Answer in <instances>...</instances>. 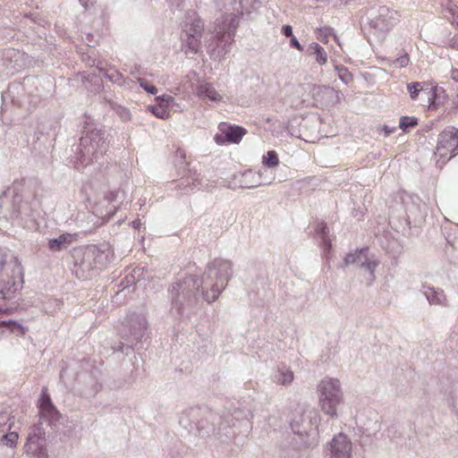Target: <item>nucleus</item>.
<instances>
[{
  "mask_svg": "<svg viewBox=\"0 0 458 458\" xmlns=\"http://www.w3.org/2000/svg\"><path fill=\"white\" fill-rule=\"evenodd\" d=\"M23 276L19 267L7 264L0 253V293L5 300L13 299L22 289Z\"/></svg>",
  "mask_w": 458,
  "mask_h": 458,
  "instance_id": "1",
  "label": "nucleus"
},
{
  "mask_svg": "<svg viewBox=\"0 0 458 458\" xmlns=\"http://www.w3.org/2000/svg\"><path fill=\"white\" fill-rule=\"evenodd\" d=\"M319 404L322 411L331 417L336 416V407L342 402L339 381L333 378L323 379L318 386Z\"/></svg>",
  "mask_w": 458,
  "mask_h": 458,
  "instance_id": "2",
  "label": "nucleus"
},
{
  "mask_svg": "<svg viewBox=\"0 0 458 458\" xmlns=\"http://www.w3.org/2000/svg\"><path fill=\"white\" fill-rule=\"evenodd\" d=\"M458 155V129L446 126L438 135L435 150L437 163L445 165Z\"/></svg>",
  "mask_w": 458,
  "mask_h": 458,
  "instance_id": "3",
  "label": "nucleus"
},
{
  "mask_svg": "<svg viewBox=\"0 0 458 458\" xmlns=\"http://www.w3.org/2000/svg\"><path fill=\"white\" fill-rule=\"evenodd\" d=\"M352 443L349 437L340 433L327 445V458H352Z\"/></svg>",
  "mask_w": 458,
  "mask_h": 458,
  "instance_id": "4",
  "label": "nucleus"
},
{
  "mask_svg": "<svg viewBox=\"0 0 458 458\" xmlns=\"http://www.w3.org/2000/svg\"><path fill=\"white\" fill-rule=\"evenodd\" d=\"M44 435L45 432L41 427L34 426L31 428L24 446L27 454L35 456L44 454Z\"/></svg>",
  "mask_w": 458,
  "mask_h": 458,
  "instance_id": "5",
  "label": "nucleus"
},
{
  "mask_svg": "<svg viewBox=\"0 0 458 458\" xmlns=\"http://www.w3.org/2000/svg\"><path fill=\"white\" fill-rule=\"evenodd\" d=\"M217 273L216 268L208 267L202 277V283L205 285L209 284V279H212L214 276L216 278V283L212 284L210 290L203 293L205 300L209 303L215 301L218 298L221 289L224 287L225 282V278L222 276L218 277Z\"/></svg>",
  "mask_w": 458,
  "mask_h": 458,
  "instance_id": "6",
  "label": "nucleus"
},
{
  "mask_svg": "<svg viewBox=\"0 0 458 458\" xmlns=\"http://www.w3.org/2000/svg\"><path fill=\"white\" fill-rule=\"evenodd\" d=\"M351 264H360L361 267L370 272V279L374 280V271L377 267L378 262L369 259L367 248L357 250L354 253L348 254L344 259V265L349 266Z\"/></svg>",
  "mask_w": 458,
  "mask_h": 458,
  "instance_id": "7",
  "label": "nucleus"
},
{
  "mask_svg": "<svg viewBox=\"0 0 458 458\" xmlns=\"http://www.w3.org/2000/svg\"><path fill=\"white\" fill-rule=\"evenodd\" d=\"M40 415L50 422L56 421L59 419V412L51 402L49 394L47 391H43L39 399Z\"/></svg>",
  "mask_w": 458,
  "mask_h": 458,
  "instance_id": "8",
  "label": "nucleus"
},
{
  "mask_svg": "<svg viewBox=\"0 0 458 458\" xmlns=\"http://www.w3.org/2000/svg\"><path fill=\"white\" fill-rule=\"evenodd\" d=\"M218 128L226 140L232 143H239L246 134V130L244 128L237 125H231L226 123H221Z\"/></svg>",
  "mask_w": 458,
  "mask_h": 458,
  "instance_id": "9",
  "label": "nucleus"
},
{
  "mask_svg": "<svg viewBox=\"0 0 458 458\" xmlns=\"http://www.w3.org/2000/svg\"><path fill=\"white\" fill-rule=\"evenodd\" d=\"M157 101V105L148 107L152 114L161 119L168 118L170 105L174 102V98L171 96L158 97Z\"/></svg>",
  "mask_w": 458,
  "mask_h": 458,
  "instance_id": "10",
  "label": "nucleus"
},
{
  "mask_svg": "<svg viewBox=\"0 0 458 458\" xmlns=\"http://www.w3.org/2000/svg\"><path fill=\"white\" fill-rule=\"evenodd\" d=\"M77 239L78 233H63L58 238L49 240L48 248L52 251H59Z\"/></svg>",
  "mask_w": 458,
  "mask_h": 458,
  "instance_id": "11",
  "label": "nucleus"
},
{
  "mask_svg": "<svg viewBox=\"0 0 458 458\" xmlns=\"http://www.w3.org/2000/svg\"><path fill=\"white\" fill-rule=\"evenodd\" d=\"M202 34L186 36L182 39V49L186 55L197 54L200 49V38Z\"/></svg>",
  "mask_w": 458,
  "mask_h": 458,
  "instance_id": "12",
  "label": "nucleus"
},
{
  "mask_svg": "<svg viewBox=\"0 0 458 458\" xmlns=\"http://www.w3.org/2000/svg\"><path fill=\"white\" fill-rule=\"evenodd\" d=\"M197 95L199 98H208L212 101H220L222 99L221 95L216 90L210 83L200 84L197 88Z\"/></svg>",
  "mask_w": 458,
  "mask_h": 458,
  "instance_id": "13",
  "label": "nucleus"
},
{
  "mask_svg": "<svg viewBox=\"0 0 458 458\" xmlns=\"http://www.w3.org/2000/svg\"><path fill=\"white\" fill-rule=\"evenodd\" d=\"M203 29H204V24L199 17H197V16L191 17V21L187 22L184 25L185 37L191 36V34H193V35L202 34Z\"/></svg>",
  "mask_w": 458,
  "mask_h": 458,
  "instance_id": "14",
  "label": "nucleus"
},
{
  "mask_svg": "<svg viewBox=\"0 0 458 458\" xmlns=\"http://www.w3.org/2000/svg\"><path fill=\"white\" fill-rule=\"evenodd\" d=\"M239 23V16L233 13L229 14L226 16L225 21H224L223 28L221 30L217 31L218 33H228L231 34V32H233Z\"/></svg>",
  "mask_w": 458,
  "mask_h": 458,
  "instance_id": "15",
  "label": "nucleus"
},
{
  "mask_svg": "<svg viewBox=\"0 0 458 458\" xmlns=\"http://www.w3.org/2000/svg\"><path fill=\"white\" fill-rule=\"evenodd\" d=\"M0 326L4 327H8L10 332L13 334H16L17 335H24L26 334L27 329L21 324L13 320H5L0 322Z\"/></svg>",
  "mask_w": 458,
  "mask_h": 458,
  "instance_id": "16",
  "label": "nucleus"
},
{
  "mask_svg": "<svg viewBox=\"0 0 458 458\" xmlns=\"http://www.w3.org/2000/svg\"><path fill=\"white\" fill-rule=\"evenodd\" d=\"M427 298L431 304H444L445 297L442 291L437 292L430 289L429 292L426 293Z\"/></svg>",
  "mask_w": 458,
  "mask_h": 458,
  "instance_id": "17",
  "label": "nucleus"
},
{
  "mask_svg": "<svg viewBox=\"0 0 458 458\" xmlns=\"http://www.w3.org/2000/svg\"><path fill=\"white\" fill-rule=\"evenodd\" d=\"M310 47L314 49L317 62L321 65L326 64L327 62V55L325 49L318 43L312 44Z\"/></svg>",
  "mask_w": 458,
  "mask_h": 458,
  "instance_id": "18",
  "label": "nucleus"
},
{
  "mask_svg": "<svg viewBox=\"0 0 458 458\" xmlns=\"http://www.w3.org/2000/svg\"><path fill=\"white\" fill-rule=\"evenodd\" d=\"M263 164L267 167H276L279 164V159L275 150H269L263 156Z\"/></svg>",
  "mask_w": 458,
  "mask_h": 458,
  "instance_id": "19",
  "label": "nucleus"
},
{
  "mask_svg": "<svg viewBox=\"0 0 458 458\" xmlns=\"http://www.w3.org/2000/svg\"><path fill=\"white\" fill-rule=\"evenodd\" d=\"M400 128L404 131H408L410 128H413L418 125V121L413 116H402L400 118Z\"/></svg>",
  "mask_w": 458,
  "mask_h": 458,
  "instance_id": "20",
  "label": "nucleus"
},
{
  "mask_svg": "<svg viewBox=\"0 0 458 458\" xmlns=\"http://www.w3.org/2000/svg\"><path fill=\"white\" fill-rule=\"evenodd\" d=\"M407 89L410 93L411 98L414 100L418 98L422 87L420 82H411L407 85Z\"/></svg>",
  "mask_w": 458,
  "mask_h": 458,
  "instance_id": "21",
  "label": "nucleus"
},
{
  "mask_svg": "<svg viewBox=\"0 0 458 458\" xmlns=\"http://www.w3.org/2000/svg\"><path fill=\"white\" fill-rule=\"evenodd\" d=\"M336 70L338 72L339 78L344 82L349 83L352 81V74L344 66H337Z\"/></svg>",
  "mask_w": 458,
  "mask_h": 458,
  "instance_id": "22",
  "label": "nucleus"
},
{
  "mask_svg": "<svg viewBox=\"0 0 458 458\" xmlns=\"http://www.w3.org/2000/svg\"><path fill=\"white\" fill-rule=\"evenodd\" d=\"M332 35V29L321 28L317 30V38L323 43L328 42V38Z\"/></svg>",
  "mask_w": 458,
  "mask_h": 458,
  "instance_id": "23",
  "label": "nucleus"
},
{
  "mask_svg": "<svg viewBox=\"0 0 458 458\" xmlns=\"http://www.w3.org/2000/svg\"><path fill=\"white\" fill-rule=\"evenodd\" d=\"M18 439H19V435L17 432H14V431L9 432L3 437V440L5 442V445H9L11 447L15 446Z\"/></svg>",
  "mask_w": 458,
  "mask_h": 458,
  "instance_id": "24",
  "label": "nucleus"
},
{
  "mask_svg": "<svg viewBox=\"0 0 458 458\" xmlns=\"http://www.w3.org/2000/svg\"><path fill=\"white\" fill-rule=\"evenodd\" d=\"M139 81H140V87L143 88L146 91H148V93H150L152 95L157 94V89L154 85L150 84L148 81H147L144 79H140Z\"/></svg>",
  "mask_w": 458,
  "mask_h": 458,
  "instance_id": "25",
  "label": "nucleus"
},
{
  "mask_svg": "<svg viewBox=\"0 0 458 458\" xmlns=\"http://www.w3.org/2000/svg\"><path fill=\"white\" fill-rule=\"evenodd\" d=\"M394 63L399 65V67H407L410 64V56L408 54H404L403 55L399 56L395 59Z\"/></svg>",
  "mask_w": 458,
  "mask_h": 458,
  "instance_id": "26",
  "label": "nucleus"
},
{
  "mask_svg": "<svg viewBox=\"0 0 458 458\" xmlns=\"http://www.w3.org/2000/svg\"><path fill=\"white\" fill-rule=\"evenodd\" d=\"M447 8L449 10V13L452 14L453 16V22H457L458 23V7L455 6V5H452V3L450 2L448 4H447Z\"/></svg>",
  "mask_w": 458,
  "mask_h": 458,
  "instance_id": "27",
  "label": "nucleus"
},
{
  "mask_svg": "<svg viewBox=\"0 0 458 458\" xmlns=\"http://www.w3.org/2000/svg\"><path fill=\"white\" fill-rule=\"evenodd\" d=\"M281 376L282 378H280L279 380L282 382V384L291 383L293 379V373L292 371L283 372Z\"/></svg>",
  "mask_w": 458,
  "mask_h": 458,
  "instance_id": "28",
  "label": "nucleus"
},
{
  "mask_svg": "<svg viewBox=\"0 0 458 458\" xmlns=\"http://www.w3.org/2000/svg\"><path fill=\"white\" fill-rule=\"evenodd\" d=\"M108 79L115 83H120L122 79V74L117 71H112L110 74H106Z\"/></svg>",
  "mask_w": 458,
  "mask_h": 458,
  "instance_id": "29",
  "label": "nucleus"
},
{
  "mask_svg": "<svg viewBox=\"0 0 458 458\" xmlns=\"http://www.w3.org/2000/svg\"><path fill=\"white\" fill-rule=\"evenodd\" d=\"M316 232L318 233H321L323 235L327 234L328 233V228L324 222H320L317 225Z\"/></svg>",
  "mask_w": 458,
  "mask_h": 458,
  "instance_id": "30",
  "label": "nucleus"
},
{
  "mask_svg": "<svg viewBox=\"0 0 458 458\" xmlns=\"http://www.w3.org/2000/svg\"><path fill=\"white\" fill-rule=\"evenodd\" d=\"M290 43H291V46L293 47L296 48L297 50H299V51L303 50L302 46L299 43V41L297 40V38L295 37H292Z\"/></svg>",
  "mask_w": 458,
  "mask_h": 458,
  "instance_id": "31",
  "label": "nucleus"
},
{
  "mask_svg": "<svg viewBox=\"0 0 458 458\" xmlns=\"http://www.w3.org/2000/svg\"><path fill=\"white\" fill-rule=\"evenodd\" d=\"M283 33L285 37H292L293 36V29L290 25H284L283 27Z\"/></svg>",
  "mask_w": 458,
  "mask_h": 458,
  "instance_id": "32",
  "label": "nucleus"
},
{
  "mask_svg": "<svg viewBox=\"0 0 458 458\" xmlns=\"http://www.w3.org/2000/svg\"><path fill=\"white\" fill-rule=\"evenodd\" d=\"M451 78L454 81H458V69L457 68L452 70Z\"/></svg>",
  "mask_w": 458,
  "mask_h": 458,
  "instance_id": "33",
  "label": "nucleus"
},
{
  "mask_svg": "<svg viewBox=\"0 0 458 458\" xmlns=\"http://www.w3.org/2000/svg\"><path fill=\"white\" fill-rule=\"evenodd\" d=\"M80 2L85 5V6H88V4L89 3L90 4H93L94 3V0H80Z\"/></svg>",
  "mask_w": 458,
  "mask_h": 458,
  "instance_id": "34",
  "label": "nucleus"
},
{
  "mask_svg": "<svg viewBox=\"0 0 458 458\" xmlns=\"http://www.w3.org/2000/svg\"><path fill=\"white\" fill-rule=\"evenodd\" d=\"M221 138H222V136H221V135H216V141L217 143H219V144L224 143V140H221Z\"/></svg>",
  "mask_w": 458,
  "mask_h": 458,
  "instance_id": "35",
  "label": "nucleus"
},
{
  "mask_svg": "<svg viewBox=\"0 0 458 458\" xmlns=\"http://www.w3.org/2000/svg\"><path fill=\"white\" fill-rule=\"evenodd\" d=\"M1 312L6 313V314H8V313H9V311H8V310H4H4L0 308V313H1Z\"/></svg>",
  "mask_w": 458,
  "mask_h": 458,
  "instance_id": "36",
  "label": "nucleus"
}]
</instances>
